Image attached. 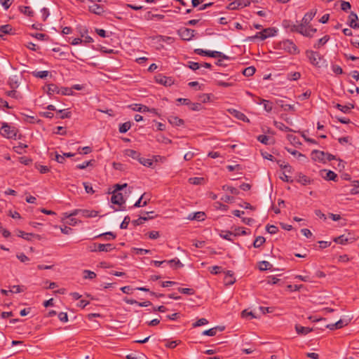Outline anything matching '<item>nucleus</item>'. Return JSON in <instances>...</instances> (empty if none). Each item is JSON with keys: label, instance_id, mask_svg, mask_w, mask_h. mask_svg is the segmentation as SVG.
Returning a JSON list of instances; mask_svg holds the SVG:
<instances>
[{"label": "nucleus", "instance_id": "473e14b6", "mask_svg": "<svg viewBox=\"0 0 359 359\" xmlns=\"http://www.w3.org/2000/svg\"><path fill=\"white\" fill-rule=\"evenodd\" d=\"M131 128V123L130 121L125 122L119 126V133H126Z\"/></svg>", "mask_w": 359, "mask_h": 359}, {"label": "nucleus", "instance_id": "4be33fe9", "mask_svg": "<svg viewBox=\"0 0 359 359\" xmlns=\"http://www.w3.org/2000/svg\"><path fill=\"white\" fill-rule=\"evenodd\" d=\"M335 107L345 114H348L351 109L354 108V105L353 104H348L347 105L336 104Z\"/></svg>", "mask_w": 359, "mask_h": 359}, {"label": "nucleus", "instance_id": "c85d7f7f", "mask_svg": "<svg viewBox=\"0 0 359 359\" xmlns=\"http://www.w3.org/2000/svg\"><path fill=\"white\" fill-rule=\"evenodd\" d=\"M20 11L24 15H25L27 16H29V17H32L34 15V13L33 10L32 9V8L30 6H20Z\"/></svg>", "mask_w": 359, "mask_h": 359}, {"label": "nucleus", "instance_id": "338daca9", "mask_svg": "<svg viewBox=\"0 0 359 359\" xmlns=\"http://www.w3.org/2000/svg\"><path fill=\"white\" fill-rule=\"evenodd\" d=\"M332 70L336 74H341L343 73L342 68L340 66L337 65H332Z\"/></svg>", "mask_w": 359, "mask_h": 359}, {"label": "nucleus", "instance_id": "9d476101", "mask_svg": "<svg viewBox=\"0 0 359 359\" xmlns=\"http://www.w3.org/2000/svg\"><path fill=\"white\" fill-rule=\"evenodd\" d=\"M326 153L319 150H313L311 152V158L313 161L325 163Z\"/></svg>", "mask_w": 359, "mask_h": 359}, {"label": "nucleus", "instance_id": "0e129e2a", "mask_svg": "<svg viewBox=\"0 0 359 359\" xmlns=\"http://www.w3.org/2000/svg\"><path fill=\"white\" fill-rule=\"evenodd\" d=\"M8 83L9 86L13 89H15L18 86V81L15 80V78H9Z\"/></svg>", "mask_w": 359, "mask_h": 359}, {"label": "nucleus", "instance_id": "9b49d317", "mask_svg": "<svg viewBox=\"0 0 359 359\" xmlns=\"http://www.w3.org/2000/svg\"><path fill=\"white\" fill-rule=\"evenodd\" d=\"M88 11L97 15H101L104 12V7L102 5L94 4L88 6Z\"/></svg>", "mask_w": 359, "mask_h": 359}, {"label": "nucleus", "instance_id": "49530a36", "mask_svg": "<svg viewBox=\"0 0 359 359\" xmlns=\"http://www.w3.org/2000/svg\"><path fill=\"white\" fill-rule=\"evenodd\" d=\"M272 265L267 261H262L259 263V269L261 271H265L270 269Z\"/></svg>", "mask_w": 359, "mask_h": 359}, {"label": "nucleus", "instance_id": "423d86ee", "mask_svg": "<svg viewBox=\"0 0 359 359\" xmlns=\"http://www.w3.org/2000/svg\"><path fill=\"white\" fill-rule=\"evenodd\" d=\"M276 30L274 28H266L259 32H257L255 35L250 37V40L259 39L262 41L265 40L268 37L276 35Z\"/></svg>", "mask_w": 359, "mask_h": 359}, {"label": "nucleus", "instance_id": "603ef678", "mask_svg": "<svg viewBox=\"0 0 359 359\" xmlns=\"http://www.w3.org/2000/svg\"><path fill=\"white\" fill-rule=\"evenodd\" d=\"M130 222V217L129 216H126L124 217L123 222H121V225H120V228L122 229H127Z\"/></svg>", "mask_w": 359, "mask_h": 359}, {"label": "nucleus", "instance_id": "6e6d98bb", "mask_svg": "<svg viewBox=\"0 0 359 359\" xmlns=\"http://www.w3.org/2000/svg\"><path fill=\"white\" fill-rule=\"evenodd\" d=\"M188 67L192 70H197L201 67V64L196 62L189 61L188 62Z\"/></svg>", "mask_w": 359, "mask_h": 359}, {"label": "nucleus", "instance_id": "7ed1b4c3", "mask_svg": "<svg viewBox=\"0 0 359 359\" xmlns=\"http://www.w3.org/2000/svg\"><path fill=\"white\" fill-rule=\"evenodd\" d=\"M278 46L280 50H283L289 54L297 55L299 53L298 47L292 40H283L279 43Z\"/></svg>", "mask_w": 359, "mask_h": 359}, {"label": "nucleus", "instance_id": "dca6fc26", "mask_svg": "<svg viewBox=\"0 0 359 359\" xmlns=\"http://www.w3.org/2000/svg\"><path fill=\"white\" fill-rule=\"evenodd\" d=\"M46 88H47L46 93L49 95L60 93V89L55 84H53V83L48 84V85H47Z\"/></svg>", "mask_w": 359, "mask_h": 359}, {"label": "nucleus", "instance_id": "5fc2aeb1", "mask_svg": "<svg viewBox=\"0 0 359 359\" xmlns=\"http://www.w3.org/2000/svg\"><path fill=\"white\" fill-rule=\"evenodd\" d=\"M58 113L61 114L60 118H67L71 116V112L68 111L67 109H61L57 111Z\"/></svg>", "mask_w": 359, "mask_h": 359}, {"label": "nucleus", "instance_id": "58836bf2", "mask_svg": "<svg viewBox=\"0 0 359 359\" xmlns=\"http://www.w3.org/2000/svg\"><path fill=\"white\" fill-rule=\"evenodd\" d=\"M13 28L11 25H4L0 26V32L3 34H11L12 32Z\"/></svg>", "mask_w": 359, "mask_h": 359}, {"label": "nucleus", "instance_id": "c756f323", "mask_svg": "<svg viewBox=\"0 0 359 359\" xmlns=\"http://www.w3.org/2000/svg\"><path fill=\"white\" fill-rule=\"evenodd\" d=\"M295 329L298 334H304V335L307 334L308 333H309L312 331V329H311L308 327H303V326H300V325H296Z\"/></svg>", "mask_w": 359, "mask_h": 359}, {"label": "nucleus", "instance_id": "4c0bfd02", "mask_svg": "<svg viewBox=\"0 0 359 359\" xmlns=\"http://www.w3.org/2000/svg\"><path fill=\"white\" fill-rule=\"evenodd\" d=\"M274 125L277 128L282 131H291V129L289 127L286 126L284 123L281 122L274 121Z\"/></svg>", "mask_w": 359, "mask_h": 359}, {"label": "nucleus", "instance_id": "4468645a", "mask_svg": "<svg viewBox=\"0 0 359 359\" xmlns=\"http://www.w3.org/2000/svg\"><path fill=\"white\" fill-rule=\"evenodd\" d=\"M358 20V15L355 13L351 12L348 16V25L353 29L359 28V23L357 22Z\"/></svg>", "mask_w": 359, "mask_h": 359}, {"label": "nucleus", "instance_id": "e2e57ef3", "mask_svg": "<svg viewBox=\"0 0 359 359\" xmlns=\"http://www.w3.org/2000/svg\"><path fill=\"white\" fill-rule=\"evenodd\" d=\"M27 146L26 144L20 143L18 146L14 147V151L18 154H22V150L25 149Z\"/></svg>", "mask_w": 359, "mask_h": 359}, {"label": "nucleus", "instance_id": "680f3d73", "mask_svg": "<svg viewBox=\"0 0 359 359\" xmlns=\"http://www.w3.org/2000/svg\"><path fill=\"white\" fill-rule=\"evenodd\" d=\"M60 94H62V95H71L73 94V90H72V88H62L60 89Z\"/></svg>", "mask_w": 359, "mask_h": 359}, {"label": "nucleus", "instance_id": "39448f33", "mask_svg": "<svg viewBox=\"0 0 359 359\" xmlns=\"http://www.w3.org/2000/svg\"><path fill=\"white\" fill-rule=\"evenodd\" d=\"M194 52L199 55L208 56L211 57H219L226 60L229 59L228 56L225 55L224 53L219 51L205 50L201 48H197L194 50Z\"/></svg>", "mask_w": 359, "mask_h": 359}, {"label": "nucleus", "instance_id": "1a4fd4ad", "mask_svg": "<svg viewBox=\"0 0 359 359\" xmlns=\"http://www.w3.org/2000/svg\"><path fill=\"white\" fill-rule=\"evenodd\" d=\"M155 80L156 83L165 86H170L174 83V81L171 77H168L162 74L156 76Z\"/></svg>", "mask_w": 359, "mask_h": 359}, {"label": "nucleus", "instance_id": "774afa93", "mask_svg": "<svg viewBox=\"0 0 359 359\" xmlns=\"http://www.w3.org/2000/svg\"><path fill=\"white\" fill-rule=\"evenodd\" d=\"M83 187L85 188V190L86 191V193L88 194H93L94 193V190L93 189V187L91 186V184L88 182H83Z\"/></svg>", "mask_w": 359, "mask_h": 359}, {"label": "nucleus", "instance_id": "79ce46f5", "mask_svg": "<svg viewBox=\"0 0 359 359\" xmlns=\"http://www.w3.org/2000/svg\"><path fill=\"white\" fill-rule=\"evenodd\" d=\"M269 140V137L265 135H260L257 137V140L265 145L270 144Z\"/></svg>", "mask_w": 359, "mask_h": 359}, {"label": "nucleus", "instance_id": "bb28decb", "mask_svg": "<svg viewBox=\"0 0 359 359\" xmlns=\"http://www.w3.org/2000/svg\"><path fill=\"white\" fill-rule=\"evenodd\" d=\"M97 237L102 238L105 241H110V240L115 239L116 236L113 232L109 231V232L101 233Z\"/></svg>", "mask_w": 359, "mask_h": 359}, {"label": "nucleus", "instance_id": "864d4df0", "mask_svg": "<svg viewBox=\"0 0 359 359\" xmlns=\"http://www.w3.org/2000/svg\"><path fill=\"white\" fill-rule=\"evenodd\" d=\"M208 323V320L206 318H203L198 320L196 323H194L193 324V327H196L207 325Z\"/></svg>", "mask_w": 359, "mask_h": 359}, {"label": "nucleus", "instance_id": "f8f14e48", "mask_svg": "<svg viewBox=\"0 0 359 359\" xmlns=\"http://www.w3.org/2000/svg\"><path fill=\"white\" fill-rule=\"evenodd\" d=\"M111 202L113 204L121 205L122 204L125 203V200L122 194L114 191L111 198Z\"/></svg>", "mask_w": 359, "mask_h": 359}, {"label": "nucleus", "instance_id": "a878e982", "mask_svg": "<svg viewBox=\"0 0 359 359\" xmlns=\"http://www.w3.org/2000/svg\"><path fill=\"white\" fill-rule=\"evenodd\" d=\"M259 104H263L264 105V109L265 111H266L267 112H270L272 111L273 109V104L272 102L269 101V100H264L262 99L261 100V102Z\"/></svg>", "mask_w": 359, "mask_h": 359}, {"label": "nucleus", "instance_id": "c9c22d12", "mask_svg": "<svg viewBox=\"0 0 359 359\" xmlns=\"http://www.w3.org/2000/svg\"><path fill=\"white\" fill-rule=\"evenodd\" d=\"M138 161L142 164L143 165L146 166V167H151L153 165V161L151 159H149V158H143V157H140Z\"/></svg>", "mask_w": 359, "mask_h": 359}, {"label": "nucleus", "instance_id": "a18cd8bd", "mask_svg": "<svg viewBox=\"0 0 359 359\" xmlns=\"http://www.w3.org/2000/svg\"><path fill=\"white\" fill-rule=\"evenodd\" d=\"M222 189H223V190L229 191L231 194H233V195H238L239 193L238 189L231 187V186L224 185L222 187Z\"/></svg>", "mask_w": 359, "mask_h": 359}, {"label": "nucleus", "instance_id": "8fccbe9b", "mask_svg": "<svg viewBox=\"0 0 359 359\" xmlns=\"http://www.w3.org/2000/svg\"><path fill=\"white\" fill-rule=\"evenodd\" d=\"M178 291L182 294L192 295L194 294V290L192 288H182L179 287Z\"/></svg>", "mask_w": 359, "mask_h": 359}, {"label": "nucleus", "instance_id": "a19ab883", "mask_svg": "<svg viewBox=\"0 0 359 359\" xmlns=\"http://www.w3.org/2000/svg\"><path fill=\"white\" fill-rule=\"evenodd\" d=\"M265 238L263 236H258L255 238L253 246L255 248H259L265 242Z\"/></svg>", "mask_w": 359, "mask_h": 359}, {"label": "nucleus", "instance_id": "b1692460", "mask_svg": "<svg viewBox=\"0 0 359 359\" xmlns=\"http://www.w3.org/2000/svg\"><path fill=\"white\" fill-rule=\"evenodd\" d=\"M231 114H233L235 117H236L239 120H241L244 122H249L248 118L243 113H242L236 109H233Z\"/></svg>", "mask_w": 359, "mask_h": 359}, {"label": "nucleus", "instance_id": "f3484780", "mask_svg": "<svg viewBox=\"0 0 359 359\" xmlns=\"http://www.w3.org/2000/svg\"><path fill=\"white\" fill-rule=\"evenodd\" d=\"M205 218V214L203 212H197L194 213H191L188 219L191 220H196V221H203Z\"/></svg>", "mask_w": 359, "mask_h": 359}, {"label": "nucleus", "instance_id": "a211bd4d", "mask_svg": "<svg viewBox=\"0 0 359 359\" xmlns=\"http://www.w3.org/2000/svg\"><path fill=\"white\" fill-rule=\"evenodd\" d=\"M98 215V212L94 210L83 209L81 211V217L84 218L95 217Z\"/></svg>", "mask_w": 359, "mask_h": 359}, {"label": "nucleus", "instance_id": "5701e85b", "mask_svg": "<svg viewBox=\"0 0 359 359\" xmlns=\"http://www.w3.org/2000/svg\"><path fill=\"white\" fill-rule=\"evenodd\" d=\"M125 155L137 161L139 160L141 156L138 151L133 149L125 150Z\"/></svg>", "mask_w": 359, "mask_h": 359}, {"label": "nucleus", "instance_id": "e433bc0d", "mask_svg": "<svg viewBox=\"0 0 359 359\" xmlns=\"http://www.w3.org/2000/svg\"><path fill=\"white\" fill-rule=\"evenodd\" d=\"M17 233L18 236L21 237L27 241L31 240V238L33 236L32 233H25L21 230H18Z\"/></svg>", "mask_w": 359, "mask_h": 359}, {"label": "nucleus", "instance_id": "09e8293b", "mask_svg": "<svg viewBox=\"0 0 359 359\" xmlns=\"http://www.w3.org/2000/svg\"><path fill=\"white\" fill-rule=\"evenodd\" d=\"M6 94L13 98L15 99H19L21 97L20 95L15 90L13 89L12 90L7 91Z\"/></svg>", "mask_w": 359, "mask_h": 359}, {"label": "nucleus", "instance_id": "393cba45", "mask_svg": "<svg viewBox=\"0 0 359 359\" xmlns=\"http://www.w3.org/2000/svg\"><path fill=\"white\" fill-rule=\"evenodd\" d=\"M329 40L330 36L328 35L324 36L321 39H318V41L314 44V48H320L321 46H324Z\"/></svg>", "mask_w": 359, "mask_h": 359}, {"label": "nucleus", "instance_id": "7c9ffc66", "mask_svg": "<svg viewBox=\"0 0 359 359\" xmlns=\"http://www.w3.org/2000/svg\"><path fill=\"white\" fill-rule=\"evenodd\" d=\"M32 75L34 77L40 78V79H45L49 75V72L44 70V71H34L32 72Z\"/></svg>", "mask_w": 359, "mask_h": 359}, {"label": "nucleus", "instance_id": "c03bdc74", "mask_svg": "<svg viewBox=\"0 0 359 359\" xmlns=\"http://www.w3.org/2000/svg\"><path fill=\"white\" fill-rule=\"evenodd\" d=\"M181 343L180 340L178 341H166L165 346L168 348H175L178 344Z\"/></svg>", "mask_w": 359, "mask_h": 359}, {"label": "nucleus", "instance_id": "4d7b16f0", "mask_svg": "<svg viewBox=\"0 0 359 359\" xmlns=\"http://www.w3.org/2000/svg\"><path fill=\"white\" fill-rule=\"evenodd\" d=\"M147 220V218H146L145 217H140L138 219L133 220L132 223L133 224L134 226H138L142 224L144 222Z\"/></svg>", "mask_w": 359, "mask_h": 359}, {"label": "nucleus", "instance_id": "f704fd0d", "mask_svg": "<svg viewBox=\"0 0 359 359\" xmlns=\"http://www.w3.org/2000/svg\"><path fill=\"white\" fill-rule=\"evenodd\" d=\"M255 68L253 66H250L245 68L243 71V74L245 76H251L255 73Z\"/></svg>", "mask_w": 359, "mask_h": 359}, {"label": "nucleus", "instance_id": "412c9836", "mask_svg": "<svg viewBox=\"0 0 359 359\" xmlns=\"http://www.w3.org/2000/svg\"><path fill=\"white\" fill-rule=\"evenodd\" d=\"M346 325H347V323H345L342 320H339L337 322H336L335 323L327 325L326 327L331 330H334L340 329Z\"/></svg>", "mask_w": 359, "mask_h": 359}, {"label": "nucleus", "instance_id": "37998d69", "mask_svg": "<svg viewBox=\"0 0 359 359\" xmlns=\"http://www.w3.org/2000/svg\"><path fill=\"white\" fill-rule=\"evenodd\" d=\"M301 77V74L299 72H291L287 74V79L290 81H297Z\"/></svg>", "mask_w": 359, "mask_h": 359}, {"label": "nucleus", "instance_id": "0eeeda50", "mask_svg": "<svg viewBox=\"0 0 359 359\" xmlns=\"http://www.w3.org/2000/svg\"><path fill=\"white\" fill-rule=\"evenodd\" d=\"M115 249V247L113 244L107 243V244H97L93 243V245L90 246V250L91 252H111Z\"/></svg>", "mask_w": 359, "mask_h": 359}, {"label": "nucleus", "instance_id": "ea45409f", "mask_svg": "<svg viewBox=\"0 0 359 359\" xmlns=\"http://www.w3.org/2000/svg\"><path fill=\"white\" fill-rule=\"evenodd\" d=\"M83 273L85 279H94L96 277V273L90 270H84Z\"/></svg>", "mask_w": 359, "mask_h": 359}, {"label": "nucleus", "instance_id": "cd10ccee", "mask_svg": "<svg viewBox=\"0 0 359 359\" xmlns=\"http://www.w3.org/2000/svg\"><path fill=\"white\" fill-rule=\"evenodd\" d=\"M167 264H170L171 267L175 268H182L184 266L183 264L177 258L167 261Z\"/></svg>", "mask_w": 359, "mask_h": 359}, {"label": "nucleus", "instance_id": "052dcab7", "mask_svg": "<svg viewBox=\"0 0 359 359\" xmlns=\"http://www.w3.org/2000/svg\"><path fill=\"white\" fill-rule=\"evenodd\" d=\"M78 151L79 154H88L92 151V148L90 147H79Z\"/></svg>", "mask_w": 359, "mask_h": 359}, {"label": "nucleus", "instance_id": "13d9d810", "mask_svg": "<svg viewBox=\"0 0 359 359\" xmlns=\"http://www.w3.org/2000/svg\"><path fill=\"white\" fill-rule=\"evenodd\" d=\"M266 231L270 234H276L278 231V229L277 226L274 225H267L266 226Z\"/></svg>", "mask_w": 359, "mask_h": 359}, {"label": "nucleus", "instance_id": "20e7f679", "mask_svg": "<svg viewBox=\"0 0 359 359\" xmlns=\"http://www.w3.org/2000/svg\"><path fill=\"white\" fill-rule=\"evenodd\" d=\"M17 133V128L9 126L7 123H3L2 126L0 128L1 135L8 139H15Z\"/></svg>", "mask_w": 359, "mask_h": 359}, {"label": "nucleus", "instance_id": "69168bd1", "mask_svg": "<svg viewBox=\"0 0 359 359\" xmlns=\"http://www.w3.org/2000/svg\"><path fill=\"white\" fill-rule=\"evenodd\" d=\"M58 318L59 320L62 323H67L68 321V316L67 313L65 312H60L58 314Z\"/></svg>", "mask_w": 359, "mask_h": 359}, {"label": "nucleus", "instance_id": "aec40b11", "mask_svg": "<svg viewBox=\"0 0 359 359\" xmlns=\"http://www.w3.org/2000/svg\"><path fill=\"white\" fill-rule=\"evenodd\" d=\"M168 122L172 125V126H182L184 124V121L181 118H180L179 117L177 116H170L168 118Z\"/></svg>", "mask_w": 359, "mask_h": 359}, {"label": "nucleus", "instance_id": "6e6552de", "mask_svg": "<svg viewBox=\"0 0 359 359\" xmlns=\"http://www.w3.org/2000/svg\"><path fill=\"white\" fill-rule=\"evenodd\" d=\"M195 31L189 28H182L179 30V34L182 39L184 41H189L194 36Z\"/></svg>", "mask_w": 359, "mask_h": 359}, {"label": "nucleus", "instance_id": "2f4dec72", "mask_svg": "<svg viewBox=\"0 0 359 359\" xmlns=\"http://www.w3.org/2000/svg\"><path fill=\"white\" fill-rule=\"evenodd\" d=\"M297 182L303 185H307L311 183V179L304 175L299 174Z\"/></svg>", "mask_w": 359, "mask_h": 359}, {"label": "nucleus", "instance_id": "72a5a7b5", "mask_svg": "<svg viewBox=\"0 0 359 359\" xmlns=\"http://www.w3.org/2000/svg\"><path fill=\"white\" fill-rule=\"evenodd\" d=\"M326 172V175L324 176V178L327 180H332L336 181L337 178V175L332 171V170H324Z\"/></svg>", "mask_w": 359, "mask_h": 359}, {"label": "nucleus", "instance_id": "de8ad7c7", "mask_svg": "<svg viewBox=\"0 0 359 359\" xmlns=\"http://www.w3.org/2000/svg\"><path fill=\"white\" fill-rule=\"evenodd\" d=\"M283 25L285 29H289L290 32H297V31L292 30V26L295 25L290 22V20H283Z\"/></svg>", "mask_w": 359, "mask_h": 359}, {"label": "nucleus", "instance_id": "3c124183", "mask_svg": "<svg viewBox=\"0 0 359 359\" xmlns=\"http://www.w3.org/2000/svg\"><path fill=\"white\" fill-rule=\"evenodd\" d=\"M217 327H212V328H210L209 330H205L203 332V335H208V336L212 337V336H215L217 334Z\"/></svg>", "mask_w": 359, "mask_h": 359}, {"label": "nucleus", "instance_id": "6ab92c4d", "mask_svg": "<svg viewBox=\"0 0 359 359\" xmlns=\"http://www.w3.org/2000/svg\"><path fill=\"white\" fill-rule=\"evenodd\" d=\"M353 238L348 237L345 235H341L339 237H337L334 239V241L337 243H339L341 245H345L348 243L352 242Z\"/></svg>", "mask_w": 359, "mask_h": 359}, {"label": "nucleus", "instance_id": "f03ea898", "mask_svg": "<svg viewBox=\"0 0 359 359\" xmlns=\"http://www.w3.org/2000/svg\"><path fill=\"white\" fill-rule=\"evenodd\" d=\"M305 54L310 63L313 66L317 68H320L325 65H327L326 60L318 52L307 50H306Z\"/></svg>", "mask_w": 359, "mask_h": 359}, {"label": "nucleus", "instance_id": "2eb2a0df", "mask_svg": "<svg viewBox=\"0 0 359 359\" xmlns=\"http://www.w3.org/2000/svg\"><path fill=\"white\" fill-rule=\"evenodd\" d=\"M128 107L135 111H139L142 113L147 112V111H149V107L142 104H131L128 106Z\"/></svg>", "mask_w": 359, "mask_h": 359}, {"label": "nucleus", "instance_id": "ddd939ff", "mask_svg": "<svg viewBox=\"0 0 359 359\" xmlns=\"http://www.w3.org/2000/svg\"><path fill=\"white\" fill-rule=\"evenodd\" d=\"M236 282L234 273L232 271H227L224 278V283L225 285H231Z\"/></svg>", "mask_w": 359, "mask_h": 359}, {"label": "nucleus", "instance_id": "bf43d9fd", "mask_svg": "<svg viewBox=\"0 0 359 359\" xmlns=\"http://www.w3.org/2000/svg\"><path fill=\"white\" fill-rule=\"evenodd\" d=\"M227 8L229 9V10L239 9L240 8V5L238 4V1L236 0V1H233L231 3H230L228 5Z\"/></svg>", "mask_w": 359, "mask_h": 359}, {"label": "nucleus", "instance_id": "f257e3e1", "mask_svg": "<svg viewBox=\"0 0 359 359\" xmlns=\"http://www.w3.org/2000/svg\"><path fill=\"white\" fill-rule=\"evenodd\" d=\"M317 13L316 9H313L307 12L302 18V22L298 25H292V30L297 31V33L306 36L313 37L314 34L317 32L316 28L310 25L311 21L313 19Z\"/></svg>", "mask_w": 359, "mask_h": 359}]
</instances>
